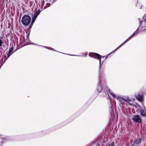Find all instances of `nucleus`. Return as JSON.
I'll return each mask as SVG.
<instances>
[{"label":"nucleus","mask_w":146,"mask_h":146,"mask_svg":"<svg viewBox=\"0 0 146 146\" xmlns=\"http://www.w3.org/2000/svg\"><path fill=\"white\" fill-rule=\"evenodd\" d=\"M141 115L143 116H145L146 115L145 112L142 110H140Z\"/></svg>","instance_id":"obj_16"},{"label":"nucleus","mask_w":146,"mask_h":146,"mask_svg":"<svg viewBox=\"0 0 146 146\" xmlns=\"http://www.w3.org/2000/svg\"><path fill=\"white\" fill-rule=\"evenodd\" d=\"M53 51H56V52H57V51H56V50H54H54H53Z\"/></svg>","instance_id":"obj_31"},{"label":"nucleus","mask_w":146,"mask_h":146,"mask_svg":"<svg viewBox=\"0 0 146 146\" xmlns=\"http://www.w3.org/2000/svg\"><path fill=\"white\" fill-rule=\"evenodd\" d=\"M50 5V3H46V6L44 7V9H45L46 8L49 7Z\"/></svg>","instance_id":"obj_20"},{"label":"nucleus","mask_w":146,"mask_h":146,"mask_svg":"<svg viewBox=\"0 0 146 146\" xmlns=\"http://www.w3.org/2000/svg\"><path fill=\"white\" fill-rule=\"evenodd\" d=\"M138 19L139 20L140 19Z\"/></svg>","instance_id":"obj_34"},{"label":"nucleus","mask_w":146,"mask_h":146,"mask_svg":"<svg viewBox=\"0 0 146 146\" xmlns=\"http://www.w3.org/2000/svg\"><path fill=\"white\" fill-rule=\"evenodd\" d=\"M140 27H138V28L133 33H135V35L137 34V31L139 30V28Z\"/></svg>","instance_id":"obj_22"},{"label":"nucleus","mask_w":146,"mask_h":146,"mask_svg":"<svg viewBox=\"0 0 146 146\" xmlns=\"http://www.w3.org/2000/svg\"><path fill=\"white\" fill-rule=\"evenodd\" d=\"M104 62V61H103L102 62V63Z\"/></svg>","instance_id":"obj_36"},{"label":"nucleus","mask_w":146,"mask_h":146,"mask_svg":"<svg viewBox=\"0 0 146 146\" xmlns=\"http://www.w3.org/2000/svg\"><path fill=\"white\" fill-rule=\"evenodd\" d=\"M40 10L39 9H38L35 14L33 17L36 19L37 16L40 14Z\"/></svg>","instance_id":"obj_13"},{"label":"nucleus","mask_w":146,"mask_h":146,"mask_svg":"<svg viewBox=\"0 0 146 146\" xmlns=\"http://www.w3.org/2000/svg\"><path fill=\"white\" fill-rule=\"evenodd\" d=\"M136 98L140 102H142L143 101V98L142 95L138 94L135 96Z\"/></svg>","instance_id":"obj_11"},{"label":"nucleus","mask_w":146,"mask_h":146,"mask_svg":"<svg viewBox=\"0 0 146 146\" xmlns=\"http://www.w3.org/2000/svg\"><path fill=\"white\" fill-rule=\"evenodd\" d=\"M144 21L145 23H146V18H145V19L144 20Z\"/></svg>","instance_id":"obj_29"},{"label":"nucleus","mask_w":146,"mask_h":146,"mask_svg":"<svg viewBox=\"0 0 146 146\" xmlns=\"http://www.w3.org/2000/svg\"><path fill=\"white\" fill-rule=\"evenodd\" d=\"M13 50V46H12L9 49V52L7 53L6 55L5 54H4V61L3 63L5 62L7 59L13 53V52L12 53V52Z\"/></svg>","instance_id":"obj_4"},{"label":"nucleus","mask_w":146,"mask_h":146,"mask_svg":"<svg viewBox=\"0 0 146 146\" xmlns=\"http://www.w3.org/2000/svg\"><path fill=\"white\" fill-rule=\"evenodd\" d=\"M36 19V18H35L33 17L32 18V20L31 23V25L32 26L33 25V24L35 22Z\"/></svg>","instance_id":"obj_19"},{"label":"nucleus","mask_w":146,"mask_h":146,"mask_svg":"<svg viewBox=\"0 0 146 146\" xmlns=\"http://www.w3.org/2000/svg\"><path fill=\"white\" fill-rule=\"evenodd\" d=\"M143 22V21H140L139 27H142V25H141V24Z\"/></svg>","instance_id":"obj_25"},{"label":"nucleus","mask_w":146,"mask_h":146,"mask_svg":"<svg viewBox=\"0 0 146 146\" xmlns=\"http://www.w3.org/2000/svg\"><path fill=\"white\" fill-rule=\"evenodd\" d=\"M89 56H90L92 58H97L96 57L94 56H96L97 57H98V59L99 60V80H100L101 82H102L101 81L100 78V71L101 69V67L102 65V64H101V58L102 57V56L100 55L99 54L94 52H90L88 54Z\"/></svg>","instance_id":"obj_2"},{"label":"nucleus","mask_w":146,"mask_h":146,"mask_svg":"<svg viewBox=\"0 0 146 146\" xmlns=\"http://www.w3.org/2000/svg\"><path fill=\"white\" fill-rule=\"evenodd\" d=\"M104 57H105L104 56H103V57H102V58H104Z\"/></svg>","instance_id":"obj_32"},{"label":"nucleus","mask_w":146,"mask_h":146,"mask_svg":"<svg viewBox=\"0 0 146 146\" xmlns=\"http://www.w3.org/2000/svg\"><path fill=\"white\" fill-rule=\"evenodd\" d=\"M135 33H133L128 38H127L125 41H124L123 43L121 44L120 45L121 46L122 45L127 42L128 40L131 39L133 37L135 36Z\"/></svg>","instance_id":"obj_9"},{"label":"nucleus","mask_w":146,"mask_h":146,"mask_svg":"<svg viewBox=\"0 0 146 146\" xmlns=\"http://www.w3.org/2000/svg\"><path fill=\"white\" fill-rule=\"evenodd\" d=\"M54 50V49L53 48V49H52V50H53H53Z\"/></svg>","instance_id":"obj_35"},{"label":"nucleus","mask_w":146,"mask_h":146,"mask_svg":"<svg viewBox=\"0 0 146 146\" xmlns=\"http://www.w3.org/2000/svg\"><path fill=\"white\" fill-rule=\"evenodd\" d=\"M2 41L1 39H0V46H2Z\"/></svg>","instance_id":"obj_26"},{"label":"nucleus","mask_w":146,"mask_h":146,"mask_svg":"<svg viewBox=\"0 0 146 146\" xmlns=\"http://www.w3.org/2000/svg\"><path fill=\"white\" fill-rule=\"evenodd\" d=\"M32 44H35V45H36L39 46H40L43 47L44 48H47V49H49V50H52V49H53V48H48V47H46V46H44L41 45H38V44H36L32 43Z\"/></svg>","instance_id":"obj_14"},{"label":"nucleus","mask_w":146,"mask_h":146,"mask_svg":"<svg viewBox=\"0 0 146 146\" xmlns=\"http://www.w3.org/2000/svg\"><path fill=\"white\" fill-rule=\"evenodd\" d=\"M97 89L99 92L102 93L104 96H106L108 97L110 96L108 94L109 93L114 98L116 99L117 98V96L111 92L105 83L101 82L100 80L98 84Z\"/></svg>","instance_id":"obj_1"},{"label":"nucleus","mask_w":146,"mask_h":146,"mask_svg":"<svg viewBox=\"0 0 146 146\" xmlns=\"http://www.w3.org/2000/svg\"><path fill=\"white\" fill-rule=\"evenodd\" d=\"M87 53L86 54V56H87Z\"/></svg>","instance_id":"obj_33"},{"label":"nucleus","mask_w":146,"mask_h":146,"mask_svg":"<svg viewBox=\"0 0 146 146\" xmlns=\"http://www.w3.org/2000/svg\"><path fill=\"white\" fill-rule=\"evenodd\" d=\"M71 56H80L81 55H71Z\"/></svg>","instance_id":"obj_28"},{"label":"nucleus","mask_w":146,"mask_h":146,"mask_svg":"<svg viewBox=\"0 0 146 146\" xmlns=\"http://www.w3.org/2000/svg\"><path fill=\"white\" fill-rule=\"evenodd\" d=\"M6 141V139L5 138H0V145H2L4 142Z\"/></svg>","instance_id":"obj_12"},{"label":"nucleus","mask_w":146,"mask_h":146,"mask_svg":"<svg viewBox=\"0 0 146 146\" xmlns=\"http://www.w3.org/2000/svg\"><path fill=\"white\" fill-rule=\"evenodd\" d=\"M132 101L131 100H129V102H127L129 104L130 106H133L134 105V104L133 103H132Z\"/></svg>","instance_id":"obj_21"},{"label":"nucleus","mask_w":146,"mask_h":146,"mask_svg":"<svg viewBox=\"0 0 146 146\" xmlns=\"http://www.w3.org/2000/svg\"><path fill=\"white\" fill-rule=\"evenodd\" d=\"M121 46L119 45V46H118L117 48H116L115 49L113 52H115L116 50H117V49H118Z\"/></svg>","instance_id":"obj_23"},{"label":"nucleus","mask_w":146,"mask_h":146,"mask_svg":"<svg viewBox=\"0 0 146 146\" xmlns=\"http://www.w3.org/2000/svg\"><path fill=\"white\" fill-rule=\"evenodd\" d=\"M115 143L114 141H111L108 146H115Z\"/></svg>","instance_id":"obj_17"},{"label":"nucleus","mask_w":146,"mask_h":146,"mask_svg":"<svg viewBox=\"0 0 146 146\" xmlns=\"http://www.w3.org/2000/svg\"><path fill=\"white\" fill-rule=\"evenodd\" d=\"M31 20V17L28 15H25L23 16L21 19V22L24 25L27 26L30 23Z\"/></svg>","instance_id":"obj_3"},{"label":"nucleus","mask_w":146,"mask_h":146,"mask_svg":"<svg viewBox=\"0 0 146 146\" xmlns=\"http://www.w3.org/2000/svg\"><path fill=\"white\" fill-rule=\"evenodd\" d=\"M132 119L134 122L141 123L142 120L138 115L133 116L132 117Z\"/></svg>","instance_id":"obj_5"},{"label":"nucleus","mask_w":146,"mask_h":146,"mask_svg":"<svg viewBox=\"0 0 146 146\" xmlns=\"http://www.w3.org/2000/svg\"><path fill=\"white\" fill-rule=\"evenodd\" d=\"M27 37H26V39L25 40V41L27 42V44H30V41L29 40V34H28L26 35Z\"/></svg>","instance_id":"obj_15"},{"label":"nucleus","mask_w":146,"mask_h":146,"mask_svg":"<svg viewBox=\"0 0 146 146\" xmlns=\"http://www.w3.org/2000/svg\"><path fill=\"white\" fill-rule=\"evenodd\" d=\"M135 33H133L128 38H127L125 41H124L123 43L121 44L120 45L121 46L122 45L127 42L128 40L131 39L133 37L135 36Z\"/></svg>","instance_id":"obj_8"},{"label":"nucleus","mask_w":146,"mask_h":146,"mask_svg":"<svg viewBox=\"0 0 146 146\" xmlns=\"http://www.w3.org/2000/svg\"><path fill=\"white\" fill-rule=\"evenodd\" d=\"M44 4V1H42V2H41V5L42 6H43Z\"/></svg>","instance_id":"obj_24"},{"label":"nucleus","mask_w":146,"mask_h":146,"mask_svg":"<svg viewBox=\"0 0 146 146\" xmlns=\"http://www.w3.org/2000/svg\"><path fill=\"white\" fill-rule=\"evenodd\" d=\"M135 33H133L128 38H127L125 41H124L123 43L121 44L120 45L121 46L122 45L127 42L128 40L131 39L133 37L135 36Z\"/></svg>","instance_id":"obj_10"},{"label":"nucleus","mask_w":146,"mask_h":146,"mask_svg":"<svg viewBox=\"0 0 146 146\" xmlns=\"http://www.w3.org/2000/svg\"><path fill=\"white\" fill-rule=\"evenodd\" d=\"M141 7H140V9H141V8H142V5H141Z\"/></svg>","instance_id":"obj_30"},{"label":"nucleus","mask_w":146,"mask_h":146,"mask_svg":"<svg viewBox=\"0 0 146 146\" xmlns=\"http://www.w3.org/2000/svg\"><path fill=\"white\" fill-rule=\"evenodd\" d=\"M130 99H129L128 97H124V102H129V100Z\"/></svg>","instance_id":"obj_18"},{"label":"nucleus","mask_w":146,"mask_h":146,"mask_svg":"<svg viewBox=\"0 0 146 146\" xmlns=\"http://www.w3.org/2000/svg\"><path fill=\"white\" fill-rule=\"evenodd\" d=\"M141 141V140L140 139H135L132 145L134 146H137L140 143Z\"/></svg>","instance_id":"obj_6"},{"label":"nucleus","mask_w":146,"mask_h":146,"mask_svg":"<svg viewBox=\"0 0 146 146\" xmlns=\"http://www.w3.org/2000/svg\"><path fill=\"white\" fill-rule=\"evenodd\" d=\"M111 53V52L109 54H108V55H107V56H106V58H105V59H106L108 57V56L110 55V54Z\"/></svg>","instance_id":"obj_27"},{"label":"nucleus","mask_w":146,"mask_h":146,"mask_svg":"<svg viewBox=\"0 0 146 146\" xmlns=\"http://www.w3.org/2000/svg\"><path fill=\"white\" fill-rule=\"evenodd\" d=\"M117 99L119 100L120 102V105L124 103V97L118 95L117 96Z\"/></svg>","instance_id":"obj_7"}]
</instances>
